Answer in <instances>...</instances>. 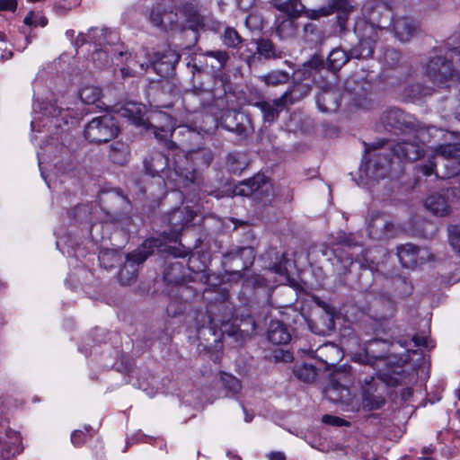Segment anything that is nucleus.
Returning <instances> with one entry per match:
<instances>
[{
  "mask_svg": "<svg viewBox=\"0 0 460 460\" xmlns=\"http://www.w3.org/2000/svg\"><path fill=\"white\" fill-rule=\"evenodd\" d=\"M102 96V91L95 85H85L79 91V97L84 104H95Z\"/></svg>",
  "mask_w": 460,
  "mask_h": 460,
  "instance_id": "obj_23",
  "label": "nucleus"
},
{
  "mask_svg": "<svg viewBox=\"0 0 460 460\" xmlns=\"http://www.w3.org/2000/svg\"><path fill=\"white\" fill-rule=\"evenodd\" d=\"M268 339L274 344H287L291 335L281 322L272 321L268 330Z\"/></svg>",
  "mask_w": 460,
  "mask_h": 460,
  "instance_id": "obj_17",
  "label": "nucleus"
},
{
  "mask_svg": "<svg viewBox=\"0 0 460 460\" xmlns=\"http://www.w3.org/2000/svg\"><path fill=\"white\" fill-rule=\"evenodd\" d=\"M414 342H415V343H416V345H418V346H420V345H421V346H426V345L424 344V342H422V340H420V339H419V338H414Z\"/></svg>",
  "mask_w": 460,
  "mask_h": 460,
  "instance_id": "obj_53",
  "label": "nucleus"
},
{
  "mask_svg": "<svg viewBox=\"0 0 460 460\" xmlns=\"http://www.w3.org/2000/svg\"><path fill=\"white\" fill-rule=\"evenodd\" d=\"M268 85H278L284 84L288 80V74L284 71H272L267 75L259 76Z\"/></svg>",
  "mask_w": 460,
  "mask_h": 460,
  "instance_id": "obj_27",
  "label": "nucleus"
},
{
  "mask_svg": "<svg viewBox=\"0 0 460 460\" xmlns=\"http://www.w3.org/2000/svg\"><path fill=\"white\" fill-rule=\"evenodd\" d=\"M322 420L323 423L332 426H342L347 424V421H345L344 420L332 415H324Z\"/></svg>",
  "mask_w": 460,
  "mask_h": 460,
  "instance_id": "obj_42",
  "label": "nucleus"
},
{
  "mask_svg": "<svg viewBox=\"0 0 460 460\" xmlns=\"http://www.w3.org/2000/svg\"><path fill=\"white\" fill-rule=\"evenodd\" d=\"M448 57L450 63L447 64L442 58H432L426 66L427 76L434 84L442 86L448 80L460 79V49L450 50Z\"/></svg>",
  "mask_w": 460,
  "mask_h": 460,
  "instance_id": "obj_7",
  "label": "nucleus"
},
{
  "mask_svg": "<svg viewBox=\"0 0 460 460\" xmlns=\"http://www.w3.org/2000/svg\"><path fill=\"white\" fill-rule=\"evenodd\" d=\"M257 51L265 58H271L276 57L273 49V44L267 40H261L257 42Z\"/></svg>",
  "mask_w": 460,
  "mask_h": 460,
  "instance_id": "obj_33",
  "label": "nucleus"
},
{
  "mask_svg": "<svg viewBox=\"0 0 460 460\" xmlns=\"http://www.w3.org/2000/svg\"><path fill=\"white\" fill-rule=\"evenodd\" d=\"M251 420H252V417H251V416H249V415H246V416H245V421H246V422H250Z\"/></svg>",
  "mask_w": 460,
  "mask_h": 460,
  "instance_id": "obj_58",
  "label": "nucleus"
},
{
  "mask_svg": "<svg viewBox=\"0 0 460 460\" xmlns=\"http://www.w3.org/2000/svg\"><path fill=\"white\" fill-rule=\"evenodd\" d=\"M11 56H12V52L8 51L7 52V58H9Z\"/></svg>",
  "mask_w": 460,
  "mask_h": 460,
  "instance_id": "obj_61",
  "label": "nucleus"
},
{
  "mask_svg": "<svg viewBox=\"0 0 460 460\" xmlns=\"http://www.w3.org/2000/svg\"><path fill=\"white\" fill-rule=\"evenodd\" d=\"M117 112L119 117L128 118L136 126L152 128L155 138L164 142L169 148L173 146L169 138L175 131V123L173 119L165 112H156L146 119V106L133 102L125 103Z\"/></svg>",
  "mask_w": 460,
  "mask_h": 460,
  "instance_id": "obj_1",
  "label": "nucleus"
},
{
  "mask_svg": "<svg viewBox=\"0 0 460 460\" xmlns=\"http://www.w3.org/2000/svg\"><path fill=\"white\" fill-rule=\"evenodd\" d=\"M17 7L16 0H0V10L1 11H15Z\"/></svg>",
  "mask_w": 460,
  "mask_h": 460,
  "instance_id": "obj_45",
  "label": "nucleus"
},
{
  "mask_svg": "<svg viewBox=\"0 0 460 460\" xmlns=\"http://www.w3.org/2000/svg\"><path fill=\"white\" fill-rule=\"evenodd\" d=\"M70 115L67 111L63 110L57 103L47 105L40 104V111L35 110L34 117L31 120V129L37 133H45L43 137L33 135L31 141L34 145H40L43 138L49 135L56 134L63 124L68 123Z\"/></svg>",
  "mask_w": 460,
  "mask_h": 460,
  "instance_id": "obj_4",
  "label": "nucleus"
},
{
  "mask_svg": "<svg viewBox=\"0 0 460 460\" xmlns=\"http://www.w3.org/2000/svg\"><path fill=\"white\" fill-rule=\"evenodd\" d=\"M318 108L323 112L334 111L339 107L337 94L333 91H324L317 96Z\"/></svg>",
  "mask_w": 460,
  "mask_h": 460,
  "instance_id": "obj_21",
  "label": "nucleus"
},
{
  "mask_svg": "<svg viewBox=\"0 0 460 460\" xmlns=\"http://www.w3.org/2000/svg\"><path fill=\"white\" fill-rule=\"evenodd\" d=\"M346 52L341 49L332 50L328 56V63L332 69H339L348 62Z\"/></svg>",
  "mask_w": 460,
  "mask_h": 460,
  "instance_id": "obj_26",
  "label": "nucleus"
},
{
  "mask_svg": "<svg viewBox=\"0 0 460 460\" xmlns=\"http://www.w3.org/2000/svg\"><path fill=\"white\" fill-rule=\"evenodd\" d=\"M240 256L245 260L244 267L247 268L252 264L255 258V252L252 247H243L240 250Z\"/></svg>",
  "mask_w": 460,
  "mask_h": 460,
  "instance_id": "obj_41",
  "label": "nucleus"
},
{
  "mask_svg": "<svg viewBox=\"0 0 460 460\" xmlns=\"http://www.w3.org/2000/svg\"><path fill=\"white\" fill-rule=\"evenodd\" d=\"M290 94L291 93L286 92L276 100L257 102L254 106L261 111L263 120L270 123L277 119L279 113L286 108Z\"/></svg>",
  "mask_w": 460,
  "mask_h": 460,
  "instance_id": "obj_10",
  "label": "nucleus"
},
{
  "mask_svg": "<svg viewBox=\"0 0 460 460\" xmlns=\"http://www.w3.org/2000/svg\"><path fill=\"white\" fill-rule=\"evenodd\" d=\"M429 161L421 166L426 176L435 174L440 178H451L460 172V144L440 145L431 149Z\"/></svg>",
  "mask_w": 460,
  "mask_h": 460,
  "instance_id": "obj_2",
  "label": "nucleus"
},
{
  "mask_svg": "<svg viewBox=\"0 0 460 460\" xmlns=\"http://www.w3.org/2000/svg\"><path fill=\"white\" fill-rule=\"evenodd\" d=\"M292 358V356L290 355V353L288 352H286L284 355H283V359L288 361V360H290Z\"/></svg>",
  "mask_w": 460,
  "mask_h": 460,
  "instance_id": "obj_55",
  "label": "nucleus"
},
{
  "mask_svg": "<svg viewBox=\"0 0 460 460\" xmlns=\"http://www.w3.org/2000/svg\"><path fill=\"white\" fill-rule=\"evenodd\" d=\"M270 184L264 175H257L242 183L236 192L243 196H255L259 198L261 194L269 192Z\"/></svg>",
  "mask_w": 460,
  "mask_h": 460,
  "instance_id": "obj_12",
  "label": "nucleus"
},
{
  "mask_svg": "<svg viewBox=\"0 0 460 460\" xmlns=\"http://www.w3.org/2000/svg\"><path fill=\"white\" fill-rule=\"evenodd\" d=\"M432 447H423L422 449V454L423 455H427V454H430L432 452Z\"/></svg>",
  "mask_w": 460,
  "mask_h": 460,
  "instance_id": "obj_52",
  "label": "nucleus"
},
{
  "mask_svg": "<svg viewBox=\"0 0 460 460\" xmlns=\"http://www.w3.org/2000/svg\"><path fill=\"white\" fill-rule=\"evenodd\" d=\"M341 243H343L345 244H347L348 246H350L352 245V243L350 241V237H344L342 240H341Z\"/></svg>",
  "mask_w": 460,
  "mask_h": 460,
  "instance_id": "obj_51",
  "label": "nucleus"
},
{
  "mask_svg": "<svg viewBox=\"0 0 460 460\" xmlns=\"http://www.w3.org/2000/svg\"><path fill=\"white\" fill-rule=\"evenodd\" d=\"M148 256L149 253L145 251H137L128 255L127 261L136 266V264L144 262Z\"/></svg>",
  "mask_w": 460,
  "mask_h": 460,
  "instance_id": "obj_39",
  "label": "nucleus"
},
{
  "mask_svg": "<svg viewBox=\"0 0 460 460\" xmlns=\"http://www.w3.org/2000/svg\"><path fill=\"white\" fill-rule=\"evenodd\" d=\"M393 30L394 36L401 41H409L413 36L416 27L413 22L408 18H398L394 22Z\"/></svg>",
  "mask_w": 460,
  "mask_h": 460,
  "instance_id": "obj_15",
  "label": "nucleus"
},
{
  "mask_svg": "<svg viewBox=\"0 0 460 460\" xmlns=\"http://www.w3.org/2000/svg\"><path fill=\"white\" fill-rule=\"evenodd\" d=\"M377 345H385V342H382L377 340L368 342L366 349L363 352L354 354L352 356V359L355 362H358V363H362V364H369V365H373V364H375V362L384 361L383 356L375 357V359H374V357H371L369 355L370 352H374L373 347L377 346Z\"/></svg>",
  "mask_w": 460,
  "mask_h": 460,
  "instance_id": "obj_22",
  "label": "nucleus"
},
{
  "mask_svg": "<svg viewBox=\"0 0 460 460\" xmlns=\"http://www.w3.org/2000/svg\"><path fill=\"white\" fill-rule=\"evenodd\" d=\"M361 404L368 411L377 410L385 404V399L382 396L371 394L368 391H364Z\"/></svg>",
  "mask_w": 460,
  "mask_h": 460,
  "instance_id": "obj_25",
  "label": "nucleus"
},
{
  "mask_svg": "<svg viewBox=\"0 0 460 460\" xmlns=\"http://www.w3.org/2000/svg\"><path fill=\"white\" fill-rule=\"evenodd\" d=\"M128 146L123 143H116L111 146V159L119 164H124L128 158Z\"/></svg>",
  "mask_w": 460,
  "mask_h": 460,
  "instance_id": "obj_24",
  "label": "nucleus"
},
{
  "mask_svg": "<svg viewBox=\"0 0 460 460\" xmlns=\"http://www.w3.org/2000/svg\"><path fill=\"white\" fill-rule=\"evenodd\" d=\"M180 56L174 52L168 51L164 54L160 59L153 63L154 70L162 75L169 74L174 69V66L178 63Z\"/></svg>",
  "mask_w": 460,
  "mask_h": 460,
  "instance_id": "obj_19",
  "label": "nucleus"
},
{
  "mask_svg": "<svg viewBox=\"0 0 460 460\" xmlns=\"http://www.w3.org/2000/svg\"><path fill=\"white\" fill-rule=\"evenodd\" d=\"M316 355L319 359L330 367L334 366L336 361L341 359L343 354L338 346L326 343L316 349Z\"/></svg>",
  "mask_w": 460,
  "mask_h": 460,
  "instance_id": "obj_16",
  "label": "nucleus"
},
{
  "mask_svg": "<svg viewBox=\"0 0 460 460\" xmlns=\"http://www.w3.org/2000/svg\"><path fill=\"white\" fill-rule=\"evenodd\" d=\"M187 252H180V253H173L176 257H184L187 255Z\"/></svg>",
  "mask_w": 460,
  "mask_h": 460,
  "instance_id": "obj_56",
  "label": "nucleus"
},
{
  "mask_svg": "<svg viewBox=\"0 0 460 460\" xmlns=\"http://www.w3.org/2000/svg\"><path fill=\"white\" fill-rule=\"evenodd\" d=\"M119 278L123 285H130L137 278V268L132 263L127 261L119 271Z\"/></svg>",
  "mask_w": 460,
  "mask_h": 460,
  "instance_id": "obj_29",
  "label": "nucleus"
},
{
  "mask_svg": "<svg viewBox=\"0 0 460 460\" xmlns=\"http://www.w3.org/2000/svg\"><path fill=\"white\" fill-rule=\"evenodd\" d=\"M190 17L194 21V22H199V19L197 17V14H196V11L193 10V13H190Z\"/></svg>",
  "mask_w": 460,
  "mask_h": 460,
  "instance_id": "obj_54",
  "label": "nucleus"
},
{
  "mask_svg": "<svg viewBox=\"0 0 460 460\" xmlns=\"http://www.w3.org/2000/svg\"><path fill=\"white\" fill-rule=\"evenodd\" d=\"M92 32L94 36L96 37H100V36H103V35H106L107 33V30H92Z\"/></svg>",
  "mask_w": 460,
  "mask_h": 460,
  "instance_id": "obj_49",
  "label": "nucleus"
},
{
  "mask_svg": "<svg viewBox=\"0 0 460 460\" xmlns=\"http://www.w3.org/2000/svg\"><path fill=\"white\" fill-rule=\"evenodd\" d=\"M199 155V152L178 154L174 161L173 170L167 173L168 181L173 183L176 188H185L190 183L194 182L195 170L190 163L193 164Z\"/></svg>",
  "mask_w": 460,
  "mask_h": 460,
  "instance_id": "obj_8",
  "label": "nucleus"
},
{
  "mask_svg": "<svg viewBox=\"0 0 460 460\" xmlns=\"http://www.w3.org/2000/svg\"><path fill=\"white\" fill-rule=\"evenodd\" d=\"M192 219H193V214H192V212H190L188 214V218L186 219V223L190 222Z\"/></svg>",
  "mask_w": 460,
  "mask_h": 460,
  "instance_id": "obj_57",
  "label": "nucleus"
},
{
  "mask_svg": "<svg viewBox=\"0 0 460 460\" xmlns=\"http://www.w3.org/2000/svg\"><path fill=\"white\" fill-rule=\"evenodd\" d=\"M4 34L0 33V40H4Z\"/></svg>",
  "mask_w": 460,
  "mask_h": 460,
  "instance_id": "obj_62",
  "label": "nucleus"
},
{
  "mask_svg": "<svg viewBox=\"0 0 460 460\" xmlns=\"http://www.w3.org/2000/svg\"><path fill=\"white\" fill-rule=\"evenodd\" d=\"M369 235L375 239L393 237L398 231L393 222L385 216L376 215L368 222Z\"/></svg>",
  "mask_w": 460,
  "mask_h": 460,
  "instance_id": "obj_11",
  "label": "nucleus"
},
{
  "mask_svg": "<svg viewBox=\"0 0 460 460\" xmlns=\"http://www.w3.org/2000/svg\"><path fill=\"white\" fill-rule=\"evenodd\" d=\"M426 208L435 216L444 217L449 213V207L444 197L440 195H431L428 197L424 203Z\"/></svg>",
  "mask_w": 460,
  "mask_h": 460,
  "instance_id": "obj_20",
  "label": "nucleus"
},
{
  "mask_svg": "<svg viewBox=\"0 0 460 460\" xmlns=\"http://www.w3.org/2000/svg\"><path fill=\"white\" fill-rule=\"evenodd\" d=\"M7 58V53H6V54H4H4H3V55H1V58Z\"/></svg>",
  "mask_w": 460,
  "mask_h": 460,
  "instance_id": "obj_60",
  "label": "nucleus"
},
{
  "mask_svg": "<svg viewBox=\"0 0 460 460\" xmlns=\"http://www.w3.org/2000/svg\"><path fill=\"white\" fill-rule=\"evenodd\" d=\"M93 60L97 64L98 66L103 67L110 64L111 58L108 52L103 49L96 50L93 54Z\"/></svg>",
  "mask_w": 460,
  "mask_h": 460,
  "instance_id": "obj_38",
  "label": "nucleus"
},
{
  "mask_svg": "<svg viewBox=\"0 0 460 460\" xmlns=\"http://www.w3.org/2000/svg\"><path fill=\"white\" fill-rule=\"evenodd\" d=\"M447 134L442 129L435 127L420 128L417 131L405 135L401 140L393 146L394 154L399 159H407L411 161L417 160L422 153L427 154L429 157V151L434 147H426L425 143L434 142L439 139L440 136Z\"/></svg>",
  "mask_w": 460,
  "mask_h": 460,
  "instance_id": "obj_3",
  "label": "nucleus"
},
{
  "mask_svg": "<svg viewBox=\"0 0 460 460\" xmlns=\"http://www.w3.org/2000/svg\"><path fill=\"white\" fill-rule=\"evenodd\" d=\"M277 8L285 12L288 16L296 17L304 13L306 18L311 20L327 17L335 12L349 14L353 10L352 4L348 0H332L327 5L317 9H305L299 0H289L279 4Z\"/></svg>",
  "mask_w": 460,
  "mask_h": 460,
  "instance_id": "obj_5",
  "label": "nucleus"
},
{
  "mask_svg": "<svg viewBox=\"0 0 460 460\" xmlns=\"http://www.w3.org/2000/svg\"><path fill=\"white\" fill-rule=\"evenodd\" d=\"M167 159L161 154H158L152 158L150 164L146 161V168L151 175L155 176L159 172L164 171Z\"/></svg>",
  "mask_w": 460,
  "mask_h": 460,
  "instance_id": "obj_28",
  "label": "nucleus"
},
{
  "mask_svg": "<svg viewBox=\"0 0 460 460\" xmlns=\"http://www.w3.org/2000/svg\"><path fill=\"white\" fill-rule=\"evenodd\" d=\"M119 133V127L111 114L93 119L84 130L85 137L93 143L108 142Z\"/></svg>",
  "mask_w": 460,
  "mask_h": 460,
  "instance_id": "obj_9",
  "label": "nucleus"
},
{
  "mask_svg": "<svg viewBox=\"0 0 460 460\" xmlns=\"http://www.w3.org/2000/svg\"><path fill=\"white\" fill-rule=\"evenodd\" d=\"M296 375L298 378L305 381L310 382L314 378L315 373L312 367L309 366H302L296 369Z\"/></svg>",
  "mask_w": 460,
  "mask_h": 460,
  "instance_id": "obj_37",
  "label": "nucleus"
},
{
  "mask_svg": "<svg viewBox=\"0 0 460 460\" xmlns=\"http://www.w3.org/2000/svg\"><path fill=\"white\" fill-rule=\"evenodd\" d=\"M150 18H151L152 22L155 26H161V25H164V18L162 16H160L159 14L156 15L155 13V12H152Z\"/></svg>",
  "mask_w": 460,
  "mask_h": 460,
  "instance_id": "obj_47",
  "label": "nucleus"
},
{
  "mask_svg": "<svg viewBox=\"0 0 460 460\" xmlns=\"http://www.w3.org/2000/svg\"><path fill=\"white\" fill-rule=\"evenodd\" d=\"M221 382L224 387L233 394L238 393L242 388L240 381L236 377L229 374H222Z\"/></svg>",
  "mask_w": 460,
  "mask_h": 460,
  "instance_id": "obj_31",
  "label": "nucleus"
},
{
  "mask_svg": "<svg viewBox=\"0 0 460 460\" xmlns=\"http://www.w3.org/2000/svg\"><path fill=\"white\" fill-rule=\"evenodd\" d=\"M322 66V63L317 58H312L303 66V74L305 76L310 77L313 70H317Z\"/></svg>",
  "mask_w": 460,
  "mask_h": 460,
  "instance_id": "obj_40",
  "label": "nucleus"
},
{
  "mask_svg": "<svg viewBox=\"0 0 460 460\" xmlns=\"http://www.w3.org/2000/svg\"><path fill=\"white\" fill-rule=\"evenodd\" d=\"M392 161L384 153L376 155V160L371 161L366 168V175L375 180L383 179L389 174Z\"/></svg>",
  "mask_w": 460,
  "mask_h": 460,
  "instance_id": "obj_14",
  "label": "nucleus"
},
{
  "mask_svg": "<svg viewBox=\"0 0 460 460\" xmlns=\"http://www.w3.org/2000/svg\"><path fill=\"white\" fill-rule=\"evenodd\" d=\"M224 44L230 48H235L241 43V37L233 28H226L223 37Z\"/></svg>",
  "mask_w": 460,
  "mask_h": 460,
  "instance_id": "obj_32",
  "label": "nucleus"
},
{
  "mask_svg": "<svg viewBox=\"0 0 460 460\" xmlns=\"http://www.w3.org/2000/svg\"><path fill=\"white\" fill-rule=\"evenodd\" d=\"M120 72H121V75H122V76H123V77H126V76H131V75H133L130 73V71H129V68H128H128H125V67H124V68H121V69H120Z\"/></svg>",
  "mask_w": 460,
  "mask_h": 460,
  "instance_id": "obj_50",
  "label": "nucleus"
},
{
  "mask_svg": "<svg viewBox=\"0 0 460 460\" xmlns=\"http://www.w3.org/2000/svg\"><path fill=\"white\" fill-rule=\"evenodd\" d=\"M179 213V211H176L173 213V217H176L177 214Z\"/></svg>",
  "mask_w": 460,
  "mask_h": 460,
  "instance_id": "obj_63",
  "label": "nucleus"
},
{
  "mask_svg": "<svg viewBox=\"0 0 460 460\" xmlns=\"http://www.w3.org/2000/svg\"><path fill=\"white\" fill-rule=\"evenodd\" d=\"M286 30L294 31L293 22L290 20H287L281 22V24L277 28V33L280 38H285L287 35L285 33Z\"/></svg>",
  "mask_w": 460,
  "mask_h": 460,
  "instance_id": "obj_44",
  "label": "nucleus"
},
{
  "mask_svg": "<svg viewBox=\"0 0 460 460\" xmlns=\"http://www.w3.org/2000/svg\"><path fill=\"white\" fill-rule=\"evenodd\" d=\"M100 263L106 269L113 266V263L118 262L119 255L114 252H102L99 255Z\"/></svg>",
  "mask_w": 460,
  "mask_h": 460,
  "instance_id": "obj_35",
  "label": "nucleus"
},
{
  "mask_svg": "<svg viewBox=\"0 0 460 460\" xmlns=\"http://www.w3.org/2000/svg\"><path fill=\"white\" fill-rule=\"evenodd\" d=\"M203 55L205 57H210L215 58L218 64L219 69L224 67L229 59L228 54L226 51L222 50L207 51Z\"/></svg>",
  "mask_w": 460,
  "mask_h": 460,
  "instance_id": "obj_36",
  "label": "nucleus"
},
{
  "mask_svg": "<svg viewBox=\"0 0 460 460\" xmlns=\"http://www.w3.org/2000/svg\"><path fill=\"white\" fill-rule=\"evenodd\" d=\"M351 380L349 367L342 366L334 371L331 376V385L326 389V396L334 402H341L347 407V411H358L360 403L352 394L348 384Z\"/></svg>",
  "mask_w": 460,
  "mask_h": 460,
  "instance_id": "obj_6",
  "label": "nucleus"
},
{
  "mask_svg": "<svg viewBox=\"0 0 460 460\" xmlns=\"http://www.w3.org/2000/svg\"><path fill=\"white\" fill-rule=\"evenodd\" d=\"M457 397L460 400V390L458 391Z\"/></svg>",
  "mask_w": 460,
  "mask_h": 460,
  "instance_id": "obj_64",
  "label": "nucleus"
},
{
  "mask_svg": "<svg viewBox=\"0 0 460 460\" xmlns=\"http://www.w3.org/2000/svg\"><path fill=\"white\" fill-rule=\"evenodd\" d=\"M293 267V262L287 259L284 255L281 257L279 261L273 265L270 269L274 273L278 275V281L280 284L284 285H292L293 279L291 278V268Z\"/></svg>",
  "mask_w": 460,
  "mask_h": 460,
  "instance_id": "obj_18",
  "label": "nucleus"
},
{
  "mask_svg": "<svg viewBox=\"0 0 460 460\" xmlns=\"http://www.w3.org/2000/svg\"><path fill=\"white\" fill-rule=\"evenodd\" d=\"M450 245L456 252H460V226H451L448 228Z\"/></svg>",
  "mask_w": 460,
  "mask_h": 460,
  "instance_id": "obj_34",
  "label": "nucleus"
},
{
  "mask_svg": "<svg viewBox=\"0 0 460 460\" xmlns=\"http://www.w3.org/2000/svg\"><path fill=\"white\" fill-rule=\"evenodd\" d=\"M360 47H362V49L359 51V53L357 55V58H367L370 57L373 53V47L368 41H362L360 42Z\"/></svg>",
  "mask_w": 460,
  "mask_h": 460,
  "instance_id": "obj_43",
  "label": "nucleus"
},
{
  "mask_svg": "<svg viewBox=\"0 0 460 460\" xmlns=\"http://www.w3.org/2000/svg\"><path fill=\"white\" fill-rule=\"evenodd\" d=\"M268 458L269 460H286V456L282 452H271Z\"/></svg>",
  "mask_w": 460,
  "mask_h": 460,
  "instance_id": "obj_48",
  "label": "nucleus"
},
{
  "mask_svg": "<svg viewBox=\"0 0 460 460\" xmlns=\"http://www.w3.org/2000/svg\"><path fill=\"white\" fill-rule=\"evenodd\" d=\"M426 94H427V93H419L415 94V96H417V95H426Z\"/></svg>",
  "mask_w": 460,
  "mask_h": 460,
  "instance_id": "obj_59",
  "label": "nucleus"
},
{
  "mask_svg": "<svg viewBox=\"0 0 460 460\" xmlns=\"http://www.w3.org/2000/svg\"><path fill=\"white\" fill-rule=\"evenodd\" d=\"M424 251L417 246L407 243L398 248V258L402 265L405 268H413L419 263H422L424 257L420 255Z\"/></svg>",
  "mask_w": 460,
  "mask_h": 460,
  "instance_id": "obj_13",
  "label": "nucleus"
},
{
  "mask_svg": "<svg viewBox=\"0 0 460 460\" xmlns=\"http://www.w3.org/2000/svg\"><path fill=\"white\" fill-rule=\"evenodd\" d=\"M84 432L82 430H75L71 435V441L74 445L79 446L84 441Z\"/></svg>",
  "mask_w": 460,
  "mask_h": 460,
  "instance_id": "obj_46",
  "label": "nucleus"
},
{
  "mask_svg": "<svg viewBox=\"0 0 460 460\" xmlns=\"http://www.w3.org/2000/svg\"><path fill=\"white\" fill-rule=\"evenodd\" d=\"M23 22L31 27H45L48 23V20L40 13L30 12L27 16H25Z\"/></svg>",
  "mask_w": 460,
  "mask_h": 460,
  "instance_id": "obj_30",
  "label": "nucleus"
}]
</instances>
